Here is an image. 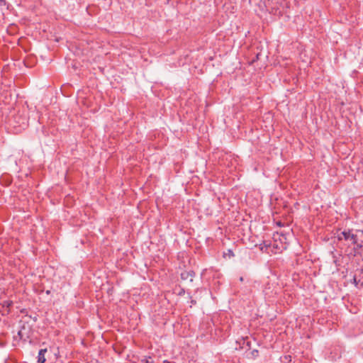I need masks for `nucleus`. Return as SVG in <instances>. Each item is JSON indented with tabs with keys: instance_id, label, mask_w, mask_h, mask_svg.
<instances>
[{
	"instance_id": "nucleus-1",
	"label": "nucleus",
	"mask_w": 363,
	"mask_h": 363,
	"mask_svg": "<svg viewBox=\"0 0 363 363\" xmlns=\"http://www.w3.org/2000/svg\"><path fill=\"white\" fill-rule=\"evenodd\" d=\"M339 240H345L354 245L355 249L363 250V230H344L337 235Z\"/></svg>"
},
{
	"instance_id": "nucleus-2",
	"label": "nucleus",
	"mask_w": 363,
	"mask_h": 363,
	"mask_svg": "<svg viewBox=\"0 0 363 363\" xmlns=\"http://www.w3.org/2000/svg\"><path fill=\"white\" fill-rule=\"evenodd\" d=\"M47 352V349H41L38 352V363H45V354Z\"/></svg>"
},
{
	"instance_id": "nucleus-3",
	"label": "nucleus",
	"mask_w": 363,
	"mask_h": 363,
	"mask_svg": "<svg viewBox=\"0 0 363 363\" xmlns=\"http://www.w3.org/2000/svg\"><path fill=\"white\" fill-rule=\"evenodd\" d=\"M194 277V272H185L181 274V277L182 279H186L188 278H190V280L192 281V278Z\"/></svg>"
},
{
	"instance_id": "nucleus-4",
	"label": "nucleus",
	"mask_w": 363,
	"mask_h": 363,
	"mask_svg": "<svg viewBox=\"0 0 363 363\" xmlns=\"http://www.w3.org/2000/svg\"><path fill=\"white\" fill-rule=\"evenodd\" d=\"M270 247V245L268 244L267 242H263L262 243L259 244V249L261 251L264 252H268V247Z\"/></svg>"
},
{
	"instance_id": "nucleus-5",
	"label": "nucleus",
	"mask_w": 363,
	"mask_h": 363,
	"mask_svg": "<svg viewBox=\"0 0 363 363\" xmlns=\"http://www.w3.org/2000/svg\"><path fill=\"white\" fill-rule=\"evenodd\" d=\"M142 363H153V361L150 357L149 359H143Z\"/></svg>"
},
{
	"instance_id": "nucleus-6",
	"label": "nucleus",
	"mask_w": 363,
	"mask_h": 363,
	"mask_svg": "<svg viewBox=\"0 0 363 363\" xmlns=\"http://www.w3.org/2000/svg\"><path fill=\"white\" fill-rule=\"evenodd\" d=\"M277 12L279 13H281L282 12V11H281V9L279 7H277V8L275 9L274 14H277Z\"/></svg>"
},
{
	"instance_id": "nucleus-7",
	"label": "nucleus",
	"mask_w": 363,
	"mask_h": 363,
	"mask_svg": "<svg viewBox=\"0 0 363 363\" xmlns=\"http://www.w3.org/2000/svg\"><path fill=\"white\" fill-rule=\"evenodd\" d=\"M252 356H254V357L257 356V354H258V351H257V350H252Z\"/></svg>"
},
{
	"instance_id": "nucleus-8",
	"label": "nucleus",
	"mask_w": 363,
	"mask_h": 363,
	"mask_svg": "<svg viewBox=\"0 0 363 363\" xmlns=\"http://www.w3.org/2000/svg\"><path fill=\"white\" fill-rule=\"evenodd\" d=\"M284 361H291V356L289 355H286L284 357Z\"/></svg>"
},
{
	"instance_id": "nucleus-9",
	"label": "nucleus",
	"mask_w": 363,
	"mask_h": 363,
	"mask_svg": "<svg viewBox=\"0 0 363 363\" xmlns=\"http://www.w3.org/2000/svg\"><path fill=\"white\" fill-rule=\"evenodd\" d=\"M281 6L282 7V9H284V6H287V2H285L284 5H281Z\"/></svg>"
},
{
	"instance_id": "nucleus-10",
	"label": "nucleus",
	"mask_w": 363,
	"mask_h": 363,
	"mask_svg": "<svg viewBox=\"0 0 363 363\" xmlns=\"http://www.w3.org/2000/svg\"><path fill=\"white\" fill-rule=\"evenodd\" d=\"M18 335H19L21 337H22L21 331H19V332H18Z\"/></svg>"
}]
</instances>
